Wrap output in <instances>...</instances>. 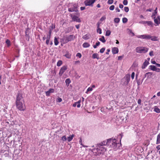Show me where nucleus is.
<instances>
[{"mask_svg": "<svg viewBox=\"0 0 160 160\" xmlns=\"http://www.w3.org/2000/svg\"><path fill=\"white\" fill-rule=\"evenodd\" d=\"M16 107L19 110L24 111L26 109V106L24 102H16Z\"/></svg>", "mask_w": 160, "mask_h": 160, "instance_id": "nucleus-1", "label": "nucleus"}, {"mask_svg": "<svg viewBox=\"0 0 160 160\" xmlns=\"http://www.w3.org/2000/svg\"><path fill=\"white\" fill-rule=\"evenodd\" d=\"M148 49L143 47H138L136 48V52L138 53H145L148 51Z\"/></svg>", "mask_w": 160, "mask_h": 160, "instance_id": "nucleus-2", "label": "nucleus"}, {"mask_svg": "<svg viewBox=\"0 0 160 160\" xmlns=\"http://www.w3.org/2000/svg\"><path fill=\"white\" fill-rule=\"evenodd\" d=\"M126 115L125 113L123 112H120L118 115L117 116V118L120 119L122 121H126L127 120V118H126Z\"/></svg>", "mask_w": 160, "mask_h": 160, "instance_id": "nucleus-3", "label": "nucleus"}, {"mask_svg": "<svg viewBox=\"0 0 160 160\" xmlns=\"http://www.w3.org/2000/svg\"><path fill=\"white\" fill-rule=\"evenodd\" d=\"M75 39V37L73 35H71L68 36H66L64 38L65 42L67 43L69 41L73 40Z\"/></svg>", "mask_w": 160, "mask_h": 160, "instance_id": "nucleus-4", "label": "nucleus"}, {"mask_svg": "<svg viewBox=\"0 0 160 160\" xmlns=\"http://www.w3.org/2000/svg\"><path fill=\"white\" fill-rule=\"evenodd\" d=\"M97 0H86L84 2V4L85 6H92V4Z\"/></svg>", "mask_w": 160, "mask_h": 160, "instance_id": "nucleus-5", "label": "nucleus"}, {"mask_svg": "<svg viewBox=\"0 0 160 160\" xmlns=\"http://www.w3.org/2000/svg\"><path fill=\"white\" fill-rule=\"evenodd\" d=\"M23 101L22 94L18 93L17 95L16 102Z\"/></svg>", "mask_w": 160, "mask_h": 160, "instance_id": "nucleus-6", "label": "nucleus"}, {"mask_svg": "<svg viewBox=\"0 0 160 160\" xmlns=\"http://www.w3.org/2000/svg\"><path fill=\"white\" fill-rule=\"evenodd\" d=\"M138 38H142L146 39H149L151 38V36L148 35H142L137 36Z\"/></svg>", "mask_w": 160, "mask_h": 160, "instance_id": "nucleus-7", "label": "nucleus"}, {"mask_svg": "<svg viewBox=\"0 0 160 160\" xmlns=\"http://www.w3.org/2000/svg\"><path fill=\"white\" fill-rule=\"evenodd\" d=\"M96 149L97 150V152H98V153L100 154L104 152L106 150L105 148L101 147H99V148H96Z\"/></svg>", "mask_w": 160, "mask_h": 160, "instance_id": "nucleus-8", "label": "nucleus"}, {"mask_svg": "<svg viewBox=\"0 0 160 160\" xmlns=\"http://www.w3.org/2000/svg\"><path fill=\"white\" fill-rule=\"evenodd\" d=\"M154 22L156 24L155 26L158 25L160 24V16H158L157 18L156 17H153Z\"/></svg>", "mask_w": 160, "mask_h": 160, "instance_id": "nucleus-9", "label": "nucleus"}, {"mask_svg": "<svg viewBox=\"0 0 160 160\" xmlns=\"http://www.w3.org/2000/svg\"><path fill=\"white\" fill-rule=\"evenodd\" d=\"M67 69V67L66 66H64L61 68L59 72V75L61 76L64 72Z\"/></svg>", "mask_w": 160, "mask_h": 160, "instance_id": "nucleus-10", "label": "nucleus"}, {"mask_svg": "<svg viewBox=\"0 0 160 160\" xmlns=\"http://www.w3.org/2000/svg\"><path fill=\"white\" fill-rule=\"evenodd\" d=\"M124 79H125V81L124 82L125 84L126 85H128V82H129L130 80V75L129 74H127L125 75V77L124 78Z\"/></svg>", "mask_w": 160, "mask_h": 160, "instance_id": "nucleus-11", "label": "nucleus"}, {"mask_svg": "<svg viewBox=\"0 0 160 160\" xmlns=\"http://www.w3.org/2000/svg\"><path fill=\"white\" fill-rule=\"evenodd\" d=\"M72 20L74 21H76L78 22H81V20L80 19L78 18V17L75 15H74L72 17Z\"/></svg>", "mask_w": 160, "mask_h": 160, "instance_id": "nucleus-12", "label": "nucleus"}, {"mask_svg": "<svg viewBox=\"0 0 160 160\" xmlns=\"http://www.w3.org/2000/svg\"><path fill=\"white\" fill-rule=\"evenodd\" d=\"M149 64V62L145 60L142 66V68L143 69L145 68Z\"/></svg>", "mask_w": 160, "mask_h": 160, "instance_id": "nucleus-13", "label": "nucleus"}, {"mask_svg": "<svg viewBox=\"0 0 160 160\" xmlns=\"http://www.w3.org/2000/svg\"><path fill=\"white\" fill-rule=\"evenodd\" d=\"M77 4H75L73 5V7L72 8H70L68 9V11L69 12H74V9H77Z\"/></svg>", "mask_w": 160, "mask_h": 160, "instance_id": "nucleus-14", "label": "nucleus"}, {"mask_svg": "<svg viewBox=\"0 0 160 160\" xmlns=\"http://www.w3.org/2000/svg\"><path fill=\"white\" fill-rule=\"evenodd\" d=\"M91 36L90 34L88 33L84 35L82 38L85 40H87L90 38Z\"/></svg>", "mask_w": 160, "mask_h": 160, "instance_id": "nucleus-15", "label": "nucleus"}, {"mask_svg": "<svg viewBox=\"0 0 160 160\" xmlns=\"http://www.w3.org/2000/svg\"><path fill=\"white\" fill-rule=\"evenodd\" d=\"M54 90L53 89L50 88L48 91L46 92V94L47 96H49L51 93L53 92Z\"/></svg>", "mask_w": 160, "mask_h": 160, "instance_id": "nucleus-16", "label": "nucleus"}, {"mask_svg": "<svg viewBox=\"0 0 160 160\" xmlns=\"http://www.w3.org/2000/svg\"><path fill=\"white\" fill-rule=\"evenodd\" d=\"M118 143L116 142V140L115 139H113V142H112V147L115 148L117 147V144Z\"/></svg>", "mask_w": 160, "mask_h": 160, "instance_id": "nucleus-17", "label": "nucleus"}, {"mask_svg": "<svg viewBox=\"0 0 160 160\" xmlns=\"http://www.w3.org/2000/svg\"><path fill=\"white\" fill-rule=\"evenodd\" d=\"M112 52L113 54L117 53L118 52V48L115 47L113 48L112 49Z\"/></svg>", "mask_w": 160, "mask_h": 160, "instance_id": "nucleus-18", "label": "nucleus"}, {"mask_svg": "<svg viewBox=\"0 0 160 160\" xmlns=\"http://www.w3.org/2000/svg\"><path fill=\"white\" fill-rule=\"evenodd\" d=\"M71 54L68 51H66V54L64 55L66 58L70 59L71 58Z\"/></svg>", "mask_w": 160, "mask_h": 160, "instance_id": "nucleus-19", "label": "nucleus"}, {"mask_svg": "<svg viewBox=\"0 0 160 160\" xmlns=\"http://www.w3.org/2000/svg\"><path fill=\"white\" fill-rule=\"evenodd\" d=\"M100 23L98 22L97 23V32H98V30L100 31V32H99V34H101L102 33V30L101 29L99 28V25Z\"/></svg>", "mask_w": 160, "mask_h": 160, "instance_id": "nucleus-20", "label": "nucleus"}, {"mask_svg": "<svg viewBox=\"0 0 160 160\" xmlns=\"http://www.w3.org/2000/svg\"><path fill=\"white\" fill-rule=\"evenodd\" d=\"M157 67L154 65H151L149 66V68L153 71H155Z\"/></svg>", "mask_w": 160, "mask_h": 160, "instance_id": "nucleus-21", "label": "nucleus"}, {"mask_svg": "<svg viewBox=\"0 0 160 160\" xmlns=\"http://www.w3.org/2000/svg\"><path fill=\"white\" fill-rule=\"evenodd\" d=\"M154 111L157 112V113H159L160 112V109L157 106H155L154 107Z\"/></svg>", "mask_w": 160, "mask_h": 160, "instance_id": "nucleus-22", "label": "nucleus"}, {"mask_svg": "<svg viewBox=\"0 0 160 160\" xmlns=\"http://www.w3.org/2000/svg\"><path fill=\"white\" fill-rule=\"evenodd\" d=\"M92 58L94 59L97 58L98 59L99 58L98 55L97 53H94L92 55Z\"/></svg>", "mask_w": 160, "mask_h": 160, "instance_id": "nucleus-23", "label": "nucleus"}, {"mask_svg": "<svg viewBox=\"0 0 160 160\" xmlns=\"http://www.w3.org/2000/svg\"><path fill=\"white\" fill-rule=\"evenodd\" d=\"M156 143L157 144L160 143V133L157 136Z\"/></svg>", "mask_w": 160, "mask_h": 160, "instance_id": "nucleus-24", "label": "nucleus"}, {"mask_svg": "<svg viewBox=\"0 0 160 160\" xmlns=\"http://www.w3.org/2000/svg\"><path fill=\"white\" fill-rule=\"evenodd\" d=\"M74 135L72 134V135L70 136L69 137H68L67 138V140L68 142L71 141L72 139L74 137Z\"/></svg>", "mask_w": 160, "mask_h": 160, "instance_id": "nucleus-25", "label": "nucleus"}, {"mask_svg": "<svg viewBox=\"0 0 160 160\" xmlns=\"http://www.w3.org/2000/svg\"><path fill=\"white\" fill-rule=\"evenodd\" d=\"M152 74H153L152 72H148L146 73L145 74V77H147V78H149V77L152 76Z\"/></svg>", "mask_w": 160, "mask_h": 160, "instance_id": "nucleus-26", "label": "nucleus"}, {"mask_svg": "<svg viewBox=\"0 0 160 160\" xmlns=\"http://www.w3.org/2000/svg\"><path fill=\"white\" fill-rule=\"evenodd\" d=\"M151 40L152 41H158V37L156 36H152L150 38Z\"/></svg>", "mask_w": 160, "mask_h": 160, "instance_id": "nucleus-27", "label": "nucleus"}, {"mask_svg": "<svg viewBox=\"0 0 160 160\" xmlns=\"http://www.w3.org/2000/svg\"><path fill=\"white\" fill-rule=\"evenodd\" d=\"M82 46L84 48H88L90 46V45L88 42H86L83 43Z\"/></svg>", "mask_w": 160, "mask_h": 160, "instance_id": "nucleus-28", "label": "nucleus"}, {"mask_svg": "<svg viewBox=\"0 0 160 160\" xmlns=\"http://www.w3.org/2000/svg\"><path fill=\"white\" fill-rule=\"evenodd\" d=\"M71 82V80L69 78H67L65 82L67 86H68L69 85Z\"/></svg>", "mask_w": 160, "mask_h": 160, "instance_id": "nucleus-29", "label": "nucleus"}, {"mask_svg": "<svg viewBox=\"0 0 160 160\" xmlns=\"http://www.w3.org/2000/svg\"><path fill=\"white\" fill-rule=\"evenodd\" d=\"M54 44L56 46L57 45L58 43L59 42L57 38H56V37H55L54 39Z\"/></svg>", "mask_w": 160, "mask_h": 160, "instance_id": "nucleus-30", "label": "nucleus"}, {"mask_svg": "<svg viewBox=\"0 0 160 160\" xmlns=\"http://www.w3.org/2000/svg\"><path fill=\"white\" fill-rule=\"evenodd\" d=\"M128 32L129 33V35H131V36H133L135 35L134 33L132 32L131 30L128 29Z\"/></svg>", "mask_w": 160, "mask_h": 160, "instance_id": "nucleus-31", "label": "nucleus"}, {"mask_svg": "<svg viewBox=\"0 0 160 160\" xmlns=\"http://www.w3.org/2000/svg\"><path fill=\"white\" fill-rule=\"evenodd\" d=\"M99 40L102 42L103 43H104L106 42V40L105 39L104 37L103 36H102V38H99Z\"/></svg>", "mask_w": 160, "mask_h": 160, "instance_id": "nucleus-32", "label": "nucleus"}, {"mask_svg": "<svg viewBox=\"0 0 160 160\" xmlns=\"http://www.w3.org/2000/svg\"><path fill=\"white\" fill-rule=\"evenodd\" d=\"M113 139L112 138H110L107 140L106 143H108V145L111 143L112 144V142H113Z\"/></svg>", "mask_w": 160, "mask_h": 160, "instance_id": "nucleus-33", "label": "nucleus"}, {"mask_svg": "<svg viewBox=\"0 0 160 160\" xmlns=\"http://www.w3.org/2000/svg\"><path fill=\"white\" fill-rule=\"evenodd\" d=\"M5 42L8 47H9L11 45L10 41L9 40L7 39Z\"/></svg>", "mask_w": 160, "mask_h": 160, "instance_id": "nucleus-34", "label": "nucleus"}, {"mask_svg": "<svg viewBox=\"0 0 160 160\" xmlns=\"http://www.w3.org/2000/svg\"><path fill=\"white\" fill-rule=\"evenodd\" d=\"M143 78L142 79V80H140V79H139L138 80H137V83L138 86H139L141 84V83H142V82L143 81Z\"/></svg>", "mask_w": 160, "mask_h": 160, "instance_id": "nucleus-35", "label": "nucleus"}, {"mask_svg": "<svg viewBox=\"0 0 160 160\" xmlns=\"http://www.w3.org/2000/svg\"><path fill=\"white\" fill-rule=\"evenodd\" d=\"M100 42L99 41H98L96 43V44L93 45V47L94 48H97V47L99 46L100 44Z\"/></svg>", "mask_w": 160, "mask_h": 160, "instance_id": "nucleus-36", "label": "nucleus"}, {"mask_svg": "<svg viewBox=\"0 0 160 160\" xmlns=\"http://www.w3.org/2000/svg\"><path fill=\"white\" fill-rule=\"evenodd\" d=\"M120 21V19L119 18H115L114 19V22L116 23H118Z\"/></svg>", "mask_w": 160, "mask_h": 160, "instance_id": "nucleus-37", "label": "nucleus"}, {"mask_svg": "<svg viewBox=\"0 0 160 160\" xmlns=\"http://www.w3.org/2000/svg\"><path fill=\"white\" fill-rule=\"evenodd\" d=\"M147 23L148 26H151L152 27L153 26V22L151 21H148Z\"/></svg>", "mask_w": 160, "mask_h": 160, "instance_id": "nucleus-38", "label": "nucleus"}, {"mask_svg": "<svg viewBox=\"0 0 160 160\" xmlns=\"http://www.w3.org/2000/svg\"><path fill=\"white\" fill-rule=\"evenodd\" d=\"M62 64V61L61 60H59L57 63V65L58 66H60Z\"/></svg>", "mask_w": 160, "mask_h": 160, "instance_id": "nucleus-39", "label": "nucleus"}, {"mask_svg": "<svg viewBox=\"0 0 160 160\" xmlns=\"http://www.w3.org/2000/svg\"><path fill=\"white\" fill-rule=\"evenodd\" d=\"M111 31L109 30H108L106 32L105 35L106 36H109L111 34Z\"/></svg>", "mask_w": 160, "mask_h": 160, "instance_id": "nucleus-40", "label": "nucleus"}, {"mask_svg": "<svg viewBox=\"0 0 160 160\" xmlns=\"http://www.w3.org/2000/svg\"><path fill=\"white\" fill-rule=\"evenodd\" d=\"M122 21L123 23H126L128 21V19L126 18H124L122 19Z\"/></svg>", "mask_w": 160, "mask_h": 160, "instance_id": "nucleus-41", "label": "nucleus"}, {"mask_svg": "<svg viewBox=\"0 0 160 160\" xmlns=\"http://www.w3.org/2000/svg\"><path fill=\"white\" fill-rule=\"evenodd\" d=\"M62 140L63 141H66L67 140V138L66 136L64 135L63 136L62 138Z\"/></svg>", "mask_w": 160, "mask_h": 160, "instance_id": "nucleus-42", "label": "nucleus"}, {"mask_svg": "<svg viewBox=\"0 0 160 160\" xmlns=\"http://www.w3.org/2000/svg\"><path fill=\"white\" fill-rule=\"evenodd\" d=\"M129 9L128 7H125L124 8V10L126 12H128L129 11Z\"/></svg>", "mask_w": 160, "mask_h": 160, "instance_id": "nucleus-43", "label": "nucleus"}, {"mask_svg": "<svg viewBox=\"0 0 160 160\" xmlns=\"http://www.w3.org/2000/svg\"><path fill=\"white\" fill-rule=\"evenodd\" d=\"M113 2V0H108L107 3L109 4H112Z\"/></svg>", "mask_w": 160, "mask_h": 160, "instance_id": "nucleus-44", "label": "nucleus"}, {"mask_svg": "<svg viewBox=\"0 0 160 160\" xmlns=\"http://www.w3.org/2000/svg\"><path fill=\"white\" fill-rule=\"evenodd\" d=\"M157 12H154L152 13V15L151 16L152 18L153 19L154 17H156V14H157Z\"/></svg>", "mask_w": 160, "mask_h": 160, "instance_id": "nucleus-45", "label": "nucleus"}, {"mask_svg": "<svg viewBox=\"0 0 160 160\" xmlns=\"http://www.w3.org/2000/svg\"><path fill=\"white\" fill-rule=\"evenodd\" d=\"M114 8H115V6L114 5H112V6H111L110 7H109V9L111 10H113L114 9Z\"/></svg>", "mask_w": 160, "mask_h": 160, "instance_id": "nucleus-46", "label": "nucleus"}, {"mask_svg": "<svg viewBox=\"0 0 160 160\" xmlns=\"http://www.w3.org/2000/svg\"><path fill=\"white\" fill-rule=\"evenodd\" d=\"M105 50V48H102L100 50V52L101 53H103Z\"/></svg>", "mask_w": 160, "mask_h": 160, "instance_id": "nucleus-47", "label": "nucleus"}, {"mask_svg": "<svg viewBox=\"0 0 160 160\" xmlns=\"http://www.w3.org/2000/svg\"><path fill=\"white\" fill-rule=\"evenodd\" d=\"M128 3V2L127 0H124L123 2V4L125 5H127Z\"/></svg>", "mask_w": 160, "mask_h": 160, "instance_id": "nucleus-48", "label": "nucleus"}, {"mask_svg": "<svg viewBox=\"0 0 160 160\" xmlns=\"http://www.w3.org/2000/svg\"><path fill=\"white\" fill-rule=\"evenodd\" d=\"M76 57H78L79 58H81L82 56L81 54L80 53H78L76 55Z\"/></svg>", "mask_w": 160, "mask_h": 160, "instance_id": "nucleus-49", "label": "nucleus"}, {"mask_svg": "<svg viewBox=\"0 0 160 160\" xmlns=\"http://www.w3.org/2000/svg\"><path fill=\"white\" fill-rule=\"evenodd\" d=\"M92 88L89 87L88 88L86 93H87V92H88L92 91Z\"/></svg>", "mask_w": 160, "mask_h": 160, "instance_id": "nucleus-50", "label": "nucleus"}, {"mask_svg": "<svg viewBox=\"0 0 160 160\" xmlns=\"http://www.w3.org/2000/svg\"><path fill=\"white\" fill-rule=\"evenodd\" d=\"M97 145L98 146V148H99V147H101V146H103V143L102 142L99 143V144H98Z\"/></svg>", "mask_w": 160, "mask_h": 160, "instance_id": "nucleus-51", "label": "nucleus"}, {"mask_svg": "<svg viewBox=\"0 0 160 160\" xmlns=\"http://www.w3.org/2000/svg\"><path fill=\"white\" fill-rule=\"evenodd\" d=\"M97 145L98 146V148H99V147H101V146H103V143L102 142L99 143V144H98Z\"/></svg>", "mask_w": 160, "mask_h": 160, "instance_id": "nucleus-52", "label": "nucleus"}, {"mask_svg": "<svg viewBox=\"0 0 160 160\" xmlns=\"http://www.w3.org/2000/svg\"><path fill=\"white\" fill-rule=\"evenodd\" d=\"M57 101L58 102H60L62 101V99L61 98H58L57 99Z\"/></svg>", "mask_w": 160, "mask_h": 160, "instance_id": "nucleus-53", "label": "nucleus"}, {"mask_svg": "<svg viewBox=\"0 0 160 160\" xmlns=\"http://www.w3.org/2000/svg\"><path fill=\"white\" fill-rule=\"evenodd\" d=\"M106 19V17L104 16L102 17L100 19V21H102Z\"/></svg>", "mask_w": 160, "mask_h": 160, "instance_id": "nucleus-54", "label": "nucleus"}, {"mask_svg": "<svg viewBox=\"0 0 160 160\" xmlns=\"http://www.w3.org/2000/svg\"><path fill=\"white\" fill-rule=\"evenodd\" d=\"M135 75V73L134 72H132L131 74V78L132 79H133L134 78Z\"/></svg>", "mask_w": 160, "mask_h": 160, "instance_id": "nucleus-55", "label": "nucleus"}, {"mask_svg": "<svg viewBox=\"0 0 160 160\" xmlns=\"http://www.w3.org/2000/svg\"><path fill=\"white\" fill-rule=\"evenodd\" d=\"M123 57V56H119L118 57V60H121Z\"/></svg>", "mask_w": 160, "mask_h": 160, "instance_id": "nucleus-56", "label": "nucleus"}, {"mask_svg": "<svg viewBox=\"0 0 160 160\" xmlns=\"http://www.w3.org/2000/svg\"><path fill=\"white\" fill-rule=\"evenodd\" d=\"M107 142L106 141H103L102 142L103 143V145H108V143H106Z\"/></svg>", "mask_w": 160, "mask_h": 160, "instance_id": "nucleus-57", "label": "nucleus"}, {"mask_svg": "<svg viewBox=\"0 0 160 160\" xmlns=\"http://www.w3.org/2000/svg\"><path fill=\"white\" fill-rule=\"evenodd\" d=\"M51 35H48L46 37L47 39L50 40L51 38Z\"/></svg>", "mask_w": 160, "mask_h": 160, "instance_id": "nucleus-58", "label": "nucleus"}, {"mask_svg": "<svg viewBox=\"0 0 160 160\" xmlns=\"http://www.w3.org/2000/svg\"><path fill=\"white\" fill-rule=\"evenodd\" d=\"M153 51H151L149 53V55L150 56H153Z\"/></svg>", "mask_w": 160, "mask_h": 160, "instance_id": "nucleus-59", "label": "nucleus"}, {"mask_svg": "<svg viewBox=\"0 0 160 160\" xmlns=\"http://www.w3.org/2000/svg\"><path fill=\"white\" fill-rule=\"evenodd\" d=\"M51 28H50V29H52V30L53 29L55 28V25H53V24L51 26Z\"/></svg>", "mask_w": 160, "mask_h": 160, "instance_id": "nucleus-60", "label": "nucleus"}, {"mask_svg": "<svg viewBox=\"0 0 160 160\" xmlns=\"http://www.w3.org/2000/svg\"><path fill=\"white\" fill-rule=\"evenodd\" d=\"M119 7L120 8H122L123 7V5L121 4H120L119 5Z\"/></svg>", "mask_w": 160, "mask_h": 160, "instance_id": "nucleus-61", "label": "nucleus"}, {"mask_svg": "<svg viewBox=\"0 0 160 160\" xmlns=\"http://www.w3.org/2000/svg\"><path fill=\"white\" fill-rule=\"evenodd\" d=\"M155 71L157 72H160V68H156Z\"/></svg>", "mask_w": 160, "mask_h": 160, "instance_id": "nucleus-62", "label": "nucleus"}, {"mask_svg": "<svg viewBox=\"0 0 160 160\" xmlns=\"http://www.w3.org/2000/svg\"><path fill=\"white\" fill-rule=\"evenodd\" d=\"M141 100L140 99H139L138 101V103L139 104V105H141Z\"/></svg>", "mask_w": 160, "mask_h": 160, "instance_id": "nucleus-63", "label": "nucleus"}, {"mask_svg": "<svg viewBox=\"0 0 160 160\" xmlns=\"http://www.w3.org/2000/svg\"><path fill=\"white\" fill-rule=\"evenodd\" d=\"M156 148L158 150H159L160 149V145H158L156 147Z\"/></svg>", "mask_w": 160, "mask_h": 160, "instance_id": "nucleus-64", "label": "nucleus"}]
</instances>
